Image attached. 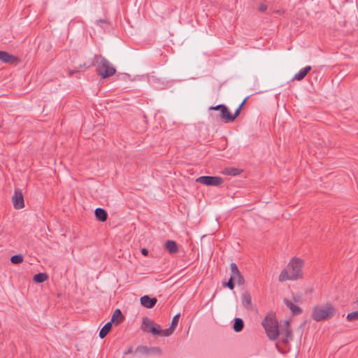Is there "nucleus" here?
I'll list each match as a JSON object with an SVG mask.
<instances>
[{
	"mask_svg": "<svg viewBox=\"0 0 358 358\" xmlns=\"http://www.w3.org/2000/svg\"><path fill=\"white\" fill-rule=\"evenodd\" d=\"M73 67L72 70H69V76H71L74 73H78L85 71L90 66L85 62L78 63L75 60L71 62ZM92 66L96 67V71L99 76L101 78H106L113 76L116 73V69L104 57L101 55H95L92 63Z\"/></svg>",
	"mask_w": 358,
	"mask_h": 358,
	"instance_id": "obj_1",
	"label": "nucleus"
},
{
	"mask_svg": "<svg viewBox=\"0 0 358 358\" xmlns=\"http://www.w3.org/2000/svg\"><path fill=\"white\" fill-rule=\"evenodd\" d=\"M304 262L299 258H292L287 267L283 269L280 275L279 280L283 282L287 280H297L303 277L302 268Z\"/></svg>",
	"mask_w": 358,
	"mask_h": 358,
	"instance_id": "obj_2",
	"label": "nucleus"
},
{
	"mask_svg": "<svg viewBox=\"0 0 358 358\" xmlns=\"http://www.w3.org/2000/svg\"><path fill=\"white\" fill-rule=\"evenodd\" d=\"M335 313V308L331 303H327L324 307L315 306L313 309L311 317L315 321L320 322L331 319L334 316Z\"/></svg>",
	"mask_w": 358,
	"mask_h": 358,
	"instance_id": "obj_3",
	"label": "nucleus"
},
{
	"mask_svg": "<svg viewBox=\"0 0 358 358\" xmlns=\"http://www.w3.org/2000/svg\"><path fill=\"white\" fill-rule=\"evenodd\" d=\"M262 324L264 328L267 336L271 340H275L279 336L278 323L273 314H268L262 321Z\"/></svg>",
	"mask_w": 358,
	"mask_h": 358,
	"instance_id": "obj_4",
	"label": "nucleus"
},
{
	"mask_svg": "<svg viewBox=\"0 0 358 358\" xmlns=\"http://www.w3.org/2000/svg\"><path fill=\"white\" fill-rule=\"evenodd\" d=\"M230 271L231 276L227 282H223V286L233 290L235 287V281L237 282L238 285H243L245 284V279L236 263L232 262L230 264Z\"/></svg>",
	"mask_w": 358,
	"mask_h": 358,
	"instance_id": "obj_5",
	"label": "nucleus"
},
{
	"mask_svg": "<svg viewBox=\"0 0 358 358\" xmlns=\"http://www.w3.org/2000/svg\"><path fill=\"white\" fill-rule=\"evenodd\" d=\"M141 329L143 331L152 334L154 336H159L162 332L160 325L155 323L152 320L147 317L143 318Z\"/></svg>",
	"mask_w": 358,
	"mask_h": 358,
	"instance_id": "obj_6",
	"label": "nucleus"
},
{
	"mask_svg": "<svg viewBox=\"0 0 358 358\" xmlns=\"http://www.w3.org/2000/svg\"><path fill=\"white\" fill-rule=\"evenodd\" d=\"M196 182L206 186H219L224 182V179L220 176H204L196 178Z\"/></svg>",
	"mask_w": 358,
	"mask_h": 358,
	"instance_id": "obj_7",
	"label": "nucleus"
},
{
	"mask_svg": "<svg viewBox=\"0 0 358 358\" xmlns=\"http://www.w3.org/2000/svg\"><path fill=\"white\" fill-rule=\"evenodd\" d=\"M279 336H281V342L284 345H288L289 344V341L292 339L293 334L289 321H285L283 327L279 329Z\"/></svg>",
	"mask_w": 358,
	"mask_h": 358,
	"instance_id": "obj_8",
	"label": "nucleus"
},
{
	"mask_svg": "<svg viewBox=\"0 0 358 358\" xmlns=\"http://www.w3.org/2000/svg\"><path fill=\"white\" fill-rule=\"evenodd\" d=\"M12 201L15 209L19 210L24 207V196L20 189L17 188L15 189Z\"/></svg>",
	"mask_w": 358,
	"mask_h": 358,
	"instance_id": "obj_9",
	"label": "nucleus"
},
{
	"mask_svg": "<svg viewBox=\"0 0 358 358\" xmlns=\"http://www.w3.org/2000/svg\"><path fill=\"white\" fill-rule=\"evenodd\" d=\"M140 301L143 306L147 308H152L157 303V299L155 297L152 298L148 295H145L141 297Z\"/></svg>",
	"mask_w": 358,
	"mask_h": 358,
	"instance_id": "obj_10",
	"label": "nucleus"
},
{
	"mask_svg": "<svg viewBox=\"0 0 358 358\" xmlns=\"http://www.w3.org/2000/svg\"><path fill=\"white\" fill-rule=\"evenodd\" d=\"M124 320V316L123 315L122 311L120 309H116L113 313L111 320L110 322H112V324L114 323L115 325H118L121 322H122Z\"/></svg>",
	"mask_w": 358,
	"mask_h": 358,
	"instance_id": "obj_11",
	"label": "nucleus"
},
{
	"mask_svg": "<svg viewBox=\"0 0 358 358\" xmlns=\"http://www.w3.org/2000/svg\"><path fill=\"white\" fill-rule=\"evenodd\" d=\"M0 60L5 63L13 64L17 61V58L6 51L0 50Z\"/></svg>",
	"mask_w": 358,
	"mask_h": 358,
	"instance_id": "obj_12",
	"label": "nucleus"
},
{
	"mask_svg": "<svg viewBox=\"0 0 358 358\" xmlns=\"http://www.w3.org/2000/svg\"><path fill=\"white\" fill-rule=\"evenodd\" d=\"M220 118L226 123L233 122L232 114L226 106L220 110Z\"/></svg>",
	"mask_w": 358,
	"mask_h": 358,
	"instance_id": "obj_13",
	"label": "nucleus"
},
{
	"mask_svg": "<svg viewBox=\"0 0 358 358\" xmlns=\"http://www.w3.org/2000/svg\"><path fill=\"white\" fill-rule=\"evenodd\" d=\"M164 248L170 254H176L178 252V247L176 241L169 240L164 244Z\"/></svg>",
	"mask_w": 358,
	"mask_h": 358,
	"instance_id": "obj_14",
	"label": "nucleus"
},
{
	"mask_svg": "<svg viewBox=\"0 0 358 358\" xmlns=\"http://www.w3.org/2000/svg\"><path fill=\"white\" fill-rule=\"evenodd\" d=\"M283 301L285 304L289 308L293 315H298L302 313V309L299 306L294 305L287 299H284Z\"/></svg>",
	"mask_w": 358,
	"mask_h": 358,
	"instance_id": "obj_15",
	"label": "nucleus"
},
{
	"mask_svg": "<svg viewBox=\"0 0 358 358\" xmlns=\"http://www.w3.org/2000/svg\"><path fill=\"white\" fill-rule=\"evenodd\" d=\"M242 303L247 310L252 309V298L250 294L248 292H245L241 296Z\"/></svg>",
	"mask_w": 358,
	"mask_h": 358,
	"instance_id": "obj_16",
	"label": "nucleus"
},
{
	"mask_svg": "<svg viewBox=\"0 0 358 358\" xmlns=\"http://www.w3.org/2000/svg\"><path fill=\"white\" fill-rule=\"evenodd\" d=\"M95 217L100 222H105L108 218V213L103 208H97L94 211Z\"/></svg>",
	"mask_w": 358,
	"mask_h": 358,
	"instance_id": "obj_17",
	"label": "nucleus"
},
{
	"mask_svg": "<svg viewBox=\"0 0 358 358\" xmlns=\"http://www.w3.org/2000/svg\"><path fill=\"white\" fill-rule=\"evenodd\" d=\"M311 66H307L305 68L301 69L299 73H296L293 78V80H301L306 75L311 71Z\"/></svg>",
	"mask_w": 358,
	"mask_h": 358,
	"instance_id": "obj_18",
	"label": "nucleus"
},
{
	"mask_svg": "<svg viewBox=\"0 0 358 358\" xmlns=\"http://www.w3.org/2000/svg\"><path fill=\"white\" fill-rule=\"evenodd\" d=\"M112 322H107L99 331V337L103 339L104 338L107 334L112 329Z\"/></svg>",
	"mask_w": 358,
	"mask_h": 358,
	"instance_id": "obj_19",
	"label": "nucleus"
},
{
	"mask_svg": "<svg viewBox=\"0 0 358 358\" xmlns=\"http://www.w3.org/2000/svg\"><path fill=\"white\" fill-rule=\"evenodd\" d=\"M243 170L237 168H226L223 170L222 173L227 176H236L239 175Z\"/></svg>",
	"mask_w": 358,
	"mask_h": 358,
	"instance_id": "obj_20",
	"label": "nucleus"
},
{
	"mask_svg": "<svg viewBox=\"0 0 358 358\" xmlns=\"http://www.w3.org/2000/svg\"><path fill=\"white\" fill-rule=\"evenodd\" d=\"M244 327V322L241 318L236 317L234 319L233 329L236 332H240Z\"/></svg>",
	"mask_w": 358,
	"mask_h": 358,
	"instance_id": "obj_21",
	"label": "nucleus"
},
{
	"mask_svg": "<svg viewBox=\"0 0 358 358\" xmlns=\"http://www.w3.org/2000/svg\"><path fill=\"white\" fill-rule=\"evenodd\" d=\"M48 279V275L45 273H38L34 275L33 280L35 282L42 283Z\"/></svg>",
	"mask_w": 358,
	"mask_h": 358,
	"instance_id": "obj_22",
	"label": "nucleus"
},
{
	"mask_svg": "<svg viewBox=\"0 0 358 358\" xmlns=\"http://www.w3.org/2000/svg\"><path fill=\"white\" fill-rule=\"evenodd\" d=\"M23 257L21 255H15L10 257V262L13 264H19L23 262Z\"/></svg>",
	"mask_w": 358,
	"mask_h": 358,
	"instance_id": "obj_23",
	"label": "nucleus"
},
{
	"mask_svg": "<svg viewBox=\"0 0 358 358\" xmlns=\"http://www.w3.org/2000/svg\"><path fill=\"white\" fill-rule=\"evenodd\" d=\"M135 353L142 355L149 354V348L145 345H138L135 350Z\"/></svg>",
	"mask_w": 358,
	"mask_h": 358,
	"instance_id": "obj_24",
	"label": "nucleus"
},
{
	"mask_svg": "<svg viewBox=\"0 0 358 358\" xmlns=\"http://www.w3.org/2000/svg\"><path fill=\"white\" fill-rule=\"evenodd\" d=\"M346 320L349 322L358 321V310L348 313Z\"/></svg>",
	"mask_w": 358,
	"mask_h": 358,
	"instance_id": "obj_25",
	"label": "nucleus"
},
{
	"mask_svg": "<svg viewBox=\"0 0 358 358\" xmlns=\"http://www.w3.org/2000/svg\"><path fill=\"white\" fill-rule=\"evenodd\" d=\"M179 318H180V314H176V315L173 316V317L172 318L171 324H170V327H171V329H175L176 328V327L178 324Z\"/></svg>",
	"mask_w": 358,
	"mask_h": 358,
	"instance_id": "obj_26",
	"label": "nucleus"
},
{
	"mask_svg": "<svg viewBox=\"0 0 358 358\" xmlns=\"http://www.w3.org/2000/svg\"><path fill=\"white\" fill-rule=\"evenodd\" d=\"M247 98L245 99L243 102L241 103V105L238 106V108L235 110V113L234 115H232V118H233V122L234 121V120L240 115V113H241V110L243 107V106L244 105L245 101H246Z\"/></svg>",
	"mask_w": 358,
	"mask_h": 358,
	"instance_id": "obj_27",
	"label": "nucleus"
},
{
	"mask_svg": "<svg viewBox=\"0 0 358 358\" xmlns=\"http://www.w3.org/2000/svg\"><path fill=\"white\" fill-rule=\"evenodd\" d=\"M174 330H175L174 329H171V327L169 326V328H168V329H166L164 330L162 329V332H161L160 335H162L163 336H169L170 335H171L173 334Z\"/></svg>",
	"mask_w": 358,
	"mask_h": 358,
	"instance_id": "obj_28",
	"label": "nucleus"
},
{
	"mask_svg": "<svg viewBox=\"0 0 358 358\" xmlns=\"http://www.w3.org/2000/svg\"><path fill=\"white\" fill-rule=\"evenodd\" d=\"M150 352H153V353H156V354H161L162 350L158 347H152V348H149V353H150Z\"/></svg>",
	"mask_w": 358,
	"mask_h": 358,
	"instance_id": "obj_29",
	"label": "nucleus"
},
{
	"mask_svg": "<svg viewBox=\"0 0 358 358\" xmlns=\"http://www.w3.org/2000/svg\"><path fill=\"white\" fill-rule=\"evenodd\" d=\"M224 106L225 105H224V104H220V105H217L216 106H211L210 108V110H220H220H222L224 108Z\"/></svg>",
	"mask_w": 358,
	"mask_h": 358,
	"instance_id": "obj_30",
	"label": "nucleus"
},
{
	"mask_svg": "<svg viewBox=\"0 0 358 358\" xmlns=\"http://www.w3.org/2000/svg\"><path fill=\"white\" fill-rule=\"evenodd\" d=\"M267 10V6L264 3H261L259 7V10L264 13Z\"/></svg>",
	"mask_w": 358,
	"mask_h": 358,
	"instance_id": "obj_31",
	"label": "nucleus"
},
{
	"mask_svg": "<svg viewBox=\"0 0 358 358\" xmlns=\"http://www.w3.org/2000/svg\"><path fill=\"white\" fill-rule=\"evenodd\" d=\"M133 352V347L132 346H129L127 350H126L124 352V355H129V354H131Z\"/></svg>",
	"mask_w": 358,
	"mask_h": 358,
	"instance_id": "obj_32",
	"label": "nucleus"
},
{
	"mask_svg": "<svg viewBox=\"0 0 358 358\" xmlns=\"http://www.w3.org/2000/svg\"><path fill=\"white\" fill-rule=\"evenodd\" d=\"M141 252V254L144 256H148L149 253L148 250L146 248H142Z\"/></svg>",
	"mask_w": 358,
	"mask_h": 358,
	"instance_id": "obj_33",
	"label": "nucleus"
},
{
	"mask_svg": "<svg viewBox=\"0 0 358 358\" xmlns=\"http://www.w3.org/2000/svg\"><path fill=\"white\" fill-rule=\"evenodd\" d=\"M293 301L294 302H300L301 301V296L299 295L294 296H293Z\"/></svg>",
	"mask_w": 358,
	"mask_h": 358,
	"instance_id": "obj_34",
	"label": "nucleus"
},
{
	"mask_svg": "<svg viewBox=\"0 0 358 358\" xmlns=\"http://www.w3.org/2000/svg\"><path fill=\"white\" fill-rule=\"evenodd\" d=\"M275 346H276V348H277L278 350L280 352H281V353H284V352H285L284 351H282V350H280V348H279L278 344H276V345H275Z\"/></svg>",
	"mask_w": 358,
	"mask_h": 358,
	"instance_id": "obj_35",
	"label": "nucleus"
},
{
	"mask_svg": "<svg viewBox=\"0 0 358 358\" xmlns=\"http://www.w3.org/2000/svg\"><path fill=\"white\" fill-rule=\"evenodd\" d=\"M100 22H105L106 21L104 20H101Z\"/></svg>",
	"mask_w": 358,
	"mask_h": 358,
	"instance_id": "obj_36",
	"label": "nucleus"
},
{
	"mask_svg": "<svg viewBox=\"0 0 358 358\" xmlns=\"http://www.w3.org/2000/svg\"><path fill=\"white\" fill-rule=\"evenodd\" d=\"M357 304H358V301H357Z\"/></svg>",
	"mask_w": 358,
	"mask_h": 358,
	"instance_id": "obj_37",
	"label": "nucleus"
}]
</instances>
